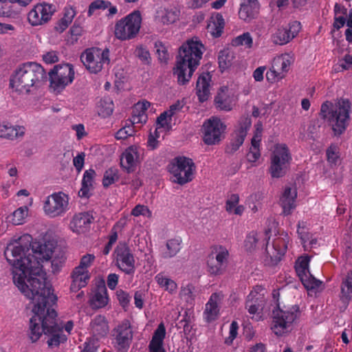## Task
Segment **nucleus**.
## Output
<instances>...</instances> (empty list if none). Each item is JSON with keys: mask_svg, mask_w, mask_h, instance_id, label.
<instances>
[{"mask_svg": "<svg viewBox=\"0 0 352 352\" xmlns=\"http://www.w3.org/2000/svg\"><path fill=\"white\" fill-rule=\"evenodd\" d=\"M1 16L17 19L19 15V12L12 9V6L9 5L8 3H5L3 10L1 11Z\"/></svg>", "mask_w": 352, "mask_h": 352, "instance_id": "obj_58", "label": "nucleus"}, {"mask_svg": "<svg viewBox=\"0 0 352 352\" xmlns=\"http://www.w3.org/2000/svg\"><path fill=\"white\" fill-rule=\"evenodd\" d=\"M120 178L119 170L115 167L108 168L104 174L102 185L107 188L118 182Z\"/></svg>", "mask_w": 352, "mask_h": 352, "instance_id": "obj_44", "label": "nucleus"}, {"mask_svg": "<svg viewBox=\"0 0 352 352\" xmlns=\"http://www.w3.org/2000/svg\"><path fill=\"white\" fill-rule=\"evenodd\" d=\"M310 257L309 256H300L298 258L295 270L298 276L303 285L307 289H318L322 282L316 279L309 272V265Z\"/></svg>", "mask_w": 352, "mask_h": 352, "instance_id": "obj_20", "label": "nucleus"}, {"mask_svg": "<svg viewBox=\"0 0 352 352\" xmlns=\"http://www.w3.org/2000/svg\"><path fill=\"white\" fill-rule=\"evenodd\" d=\"M25 133V128L21 126H13L9 122L0 124V137L8 140H14L21 137Z\"/></svg>", "mask_w": 352, "mask_h": 352, "instance_id": "obj_31", "label": "nucleus"}, {"mask_svg": "<svg viewBox=\"0 0 352 352\" xmlns=\"http://www.w3.org/2000/svg\"><path fill=\"white\" fill-rule=\"evenodd\" d=\"M32 242V236L25 234L12 240L4 251L7 261L12 266L14 283L27 298L26 292L32 291L34 287L38 294L42 293L43 287H48L49 295L55 296L52 285L47 281L42 263L51 260L52 272L56 274L65 263V255L62 252L56 253L54 242L33 244Z\"/></svg>", "mask_w": 352, "mask_h": 352, "instance_id": "obj_1", "label": "nucleus"}, {"mask_svg": "<svg viewBox=\"0 0 352 352\" xmlns=\"http://www.w3.org/2000/svg\"><path fill=\"white\" fill-rule=\"evenodd\" d=\"M239 201V197L237 194H232L226 201V208L229 212H231L234 208L238 205Z\"/></svg>", "mask_w": 352, "mask_h": 352, "instance_id": "obj_64", "label": "nucleus"}, {"mask_svg": "<svg viewBox=\"0 0 352 352\" xmlns=\"http://www.w3.org/2000/svg\"><path fill=\"white\" fill-rule=\"evenodd\" d=\"M184 107L182 101L177 100L169 107V109L162 113L157 118V123L160 127L170 131L172 129V118L179 112Z\"/></svg>", "mask_w": 352, "mask_h": 352, "instance_id": "obj_22", "label": "nucleus"}, {"mask_svg": "<svg viewBox=\"0 0 352 352\" xmlns=\"http://www.w3.org/2000/svg\"><path fill=\"white\" fill-rule=\"evenodd\" d=\"M181 241L173 239L166 242V248L161 252V257L164 259L174 257L181 250Z\"/></svg>", "mask_w": 352, "mask_h": 352, "instance_id": "obj_38", "label": "nucleus"}, {"mask_svg": "<svg viewBox=\"0 0 352 352\" xmlns=\"http://www.w3.org/2000/svg\"><path fill=\"white\" fill-rule=\"evenodd\" d=\"M131 215L134 217L144 216L148 218L152 217V212L144 205L138 204L131 210Z\"/></svg>", "mask_w": 352, "mask_h": 352, "instance_id": "obj_51", "label": "nucleus"}, {"mask_svg": "<svg viewBox=\"0 0 352 352\" xmlns=\"http://www.w3.org/2000/svg\"><path fill=\"white\" fill-rule=\"evenodd\" d=\"M93 221L94 217L89 212H81L74 215L70 223V228L74 232L85 233L89 230Z\"/></svg>", "mask_w": 352, "mask_h": 352, "instance_id": "obj_21", "label": "nucleus"}, {"mask_svg": "<svg viewBox=\"0 0 352 352\" xmlns=\"http://www.w3.org/2000/svg\"><path fill=\"white\" fill-rule=\"evenodd\" d=\"M283 78V75H280L272 66L270 70L266 72V79L269 82H274Z\"/></svg>", "mask_w": 352, "mask_h": 352, "instance_id": "obj_62", "label": "nucleus"}, {"mask_svg": "<svg viewBox=\"0 0 352 352\" xmlns=\"http://www.w3.org/2000/svg\"><path fill=\"white\" fill-rule=\"evenodd\" d=\"M194 166L195 164L191 159L184 156H177L170 162L167 169L172 175V182L183 185L192 179Z\"/></svg>", "mask_w": 352, "mask_h": 352, "instance_id": "obj_9", "label": "nucleus"}, {"mask_svg": "<svg viewBox=\"0 0 352 352\" xmlns=\"http://www.w3.org/2000/svg\"><path fill=\"white\" fill-rule=\"evenodd\" d=\"M264 292L265 289L263 287L256 285L248 294L246 300H250L252 304H258L261 306H264Z\"/></svg>", "mask_w": 352, "mask_h": 352, "instance_id": "obj_42", "label": "nucleus"}, {"mask_svg": "<svg viewBox=\"0 0 352 352\" xmlns=\"http://www.w3.org/2000/svg\"><path fill=\"white\" fill-rule=\"evenodd\" d=\"M155 48L158 56V59L161 63H166L169 59V54L167 47L162 41H157L155 43Z\"/></svg>", "mask_w": 352, "mask_h": 352, "instance_id": "obj_49", "label": "nucleus"}, {"mask_svg": "<svg viewBox=\"0 0 352 352\" xmlns=\"http://www.w3.org/2000/svg\"><path fill=\"white\" fill-rule=\"evenodd\" d=\"M28 213V208L27 206L20 207L14 210L7 219L9 222L14 225H21L25 222Z\"/></svg>", "mask_w": 352, "mask_h": 352, "instance_id": "obj_43", "label": "nucleus"}, {"mask_svg": "<svg viewBox=\"0 0 352 352\" xmlns=\"http://www.w3.org/2000/svg\"><path fill=\"white\" fill-rule=\"evenodd\" d=\"M41 291L42 293L39 294L34 288L30 292H26L28 298L33 304L34 313L30 320L29 338L32 342H35L43 333L48 337V346L56 347L67 340V337L63 334V327H60L56 322L57 314L53 308L57 297L49 295L48 287H43Z\"/></svg>", "mask_w": 352, "mask_h": 352, "instance_id": "obj_2", "label": "nucleus"}, {"mask_svg": "<svg viewBox=\"0 0 352 352\" xmlns=\"http://www.w3.org/2000/svg\"><path fill=\"white\" fill-rule=\"evenodd\" d=\"M111 344L117 352H127L133 338L129 320H124L111 331Z\"/></svg>", "mask_w": 352, "mask_h": 352, "instance_id": "obj_12", "label": "nucleus"}, {"mask_svg": "<svg viewBox=\"0 0 352 352\" xmlns=\"http://www.w3.org/2000/svg\"><path fill=\"white\" fill-rule=\"evenodd\" d=\"M75 72L74 67L69 63L58 64L49 72L50 87L60 92L74 80Z\"/></svg>", "mask_w": 352, "mask_h": 352, "instance_id": "obj_11", "label": "nucleus"}, {"mask_svg": "<svg viewBox=\"0 0 352 352\" xmlns=\"http://www.w3.org/2000/svg\"><path fill=\"white\" fill-rule=\"evenodd\" d=\"M232 45L235 47L243 45L245 47L251 48L253 45V39L250 33L244 32L232 39Z\"/></svg>", "mask_w": 352, "mask_h": 352, "instance_id": "obj_47", "label": "nucleus"}, {"mask_svg": "<svg viewBox=\"0 0 352 352\" xmlns=\"http://www.w3.org/2000/svg\"><path fill=\"white\" fill-rule=\"evenodd\" d=\"M110 51L108 48L104 50L99 47H91L85 50L80 56V60L89 72L97 74L105 65L110 63Z\"/></svg>", "mask_w": 352, "mask_h": 352, "instance_id": "obj_10", "label": "nucleus"}, {"mask_svg": "<svg viewBox=\"0 0 352 352\" xmlns=\"http://www.w3.org/2000/svg\"><path fill=\"white\" fill-rule=\"evenodd\" d=\"M111 6V2L104 0H95L91 2L89 6L88 16H91L96 10H104Z\"/></svg>", "mask_w": 352, "mask_h": 352, "instance_id": "obj_50", "label": "nucleus"}, {"mask_svg": "<svg viewBox=\"0 0 352 352\" xmlns=\"http://www.w3.org/2000/svg\"><path fill=\"white\" fill-rule=\"evenodd\" d=\"M289 35L287 27H280L272 34V41L276 45H283L292 40Z\"/></svg>", "mask_w": 352, "mask_h": 352, "instance_id": "obj_41", "label": "nucleus"}, {"mask_svg": "<svg viewBox=\"0 0 352 352\" xmlns=\"http://www.w3.org/2000/svg\"><path fill=\"white\" fill-rule=\"evenodd\" d=\"M124 222H122L121 220L118 221L111 228V234L109 237V242L114 244L118 239V230L122 229L124 227Z\"/></svg>", "mask_w": 352, "mask_h": 352, "instance_id": "obj_60", "label": "nucleus"}, {"mask_svg": "<svg viewBox=\"0 0 352 352\" xmlns=\"http://www.w3.org/2000/svg\"><path fill=\"white\" fill-rule=\"evenodd\" d=\"M245 307L248 313L252 316L260 314L263 309V306H261L258 304H252L250 300L245 301Z\"/></svg>", "mask_w": 352, "mask_h": 352, "instance_id": "obj_59", "label": "nucleus"}, {"mask_svg": "<svg viewBox=\"0 0 352 352\" xmlns=\"http://www.w3.org/2000/svg\"><path fill=\"white\" fill-rule=\"evenodd\" d=\"M114 104L111 98L109 96L102 98L98 105V115L102 118L110 116L113 111Z\"/></svg>", "mask_w": 352, "mask_h": 352, "instance_id": "obj_39", "label": "nucleus"}, {"mask_svg": "<svg viewBox=\"0 0 352 352\" xmlns=\"http://www.w3.org/2000/svg\"><path fill=\"white\" fill-rule=\"evenodd\" d=\"M214 102L217 108L221 110L229 111L232 109L230 100L223 92L218 93V94L215 96Z\"/></svg>", "mask_w": 352, "mask_h": 352, "instance_id": "obj_46", "label": "nucleus"}, {"mask_svg": "<svg viewBox=\"0 0 352 352\" xmlns=\"http://www.w3.org/2000/svg\"><path fill=\"white\" fill-rule=\"evenodd\" d=\"M116 296L120 304L123 307H125L129 305L130 302V296L126 292L120 289L117 291Z\"/></svg>", "mask_w": 352, "mask_h": 352, "instance_id": "obj_63", "label": "nucleus"}, {"mask_svg": "<svg viewBox=\"0 0 352 352\" xmlns=\"http://www.w3.org/2000/svg\"><path fill=\"white\" fill-rule=\"evenodd\" d=\"M287 28V31L289 36H291L292 39H293L294 37H296L298 34L299 33L300 29H301V24L299 21H294L289 23Z\"/></svg>", "mask_w": 352, "mask_h": 352, "instance_id": "obj_61", "label": "nucleus"}, {"mask_svg": "<svg viewBox=\"0 0 352 352\" xmlns=\"http://www.w3.org/2000/svg\"><path fill=\"white\" fill-rule=\"evenodd\" d=\"M351 102L342 98L336 108L331 102H323L320 107V116L332 126L335 135L342 134L346 129L351 112Z\"/></svg>", "mask_w": 352, "mask_h": 352, "instance_id": "obj_6", "label": "nucleus"}, {"mask_svg": "<svg viewBox=\"0 0 352 352\" xmlns=\"http://www.w3.org/2000/svg\"><path fill=\"white\" fill-rule=\"evenodd\" d=\"M135 133L134 126L130 122L129 124L126 122V124L116 132L115 138L117 140H126L127 138L133 136Z\"/></svg>", "mask_w": 352, "mask_h": 352, "instance_id": "obj_48", "label": "nucleus"}, {"mask_svg": "<svg viewBox=\"0 0 352 352\" xmlns=\"http://www.w3.org/2000/svg\"><path fill=\"white\" fill-rule=\"evenodd\" d=\"M45 76L43 67L34 62H28L20 65L10 78V86L16 91L28 93Z\"/></svg>", "mask_w": 352, "mask_h": 352, "instance_id": "obj_5", "label": "nucleus"}, {"mask_svg": "<svg viewBox=\"0 0 352 352\" xmlns=\"http://www.w3.org/2000/svg\"><path fill=\"white\" fill-rule=\"evenodd\" d=\"M339 296L342 302L346 305L352 300V270L342 279Z\"/></svg>", "mask_w": 352, "mask_h": 352, "instance_id": "obj_32", "label": "nucleus"}, {"mask_svg": "<svg viewBox=\"0 0 352 352\" xmlns=\"http://www.w3.org/2000/svg\"><path fill=\"white\" fill-rule=\"evenodd\" d=\"M179 12L177 10H166L164 15L162 16L164 23H173L179 17Z\"/></svg>", "mask_w": 352, "mask_h": 352, "instance_id": "obj_55", "label": "nucleus"}, {"mask_svg": "<svg viewBox=\"0 0 352 352\" xmlns=\"http://www.w3.org/2000/svg\"><path fill=\"white\" fill-rule=\"evenodd\" d=\"M297 193L296 190H292L290 187L285 188L280 202L283 208V212L285 215H289L296 208V198Z\"/></svg>", "mask_w": 352, "mask_h": 352, "instance_id": "obj_28", "label": "nucleus"}, {"mask_svg": "<svg viewBox=\"0 0 352 352\" xmlns=\"http://www.w3.org/2000/svg\"><path fill=\"white\" fill-rule=\"evenodd\" d=\"M99 347L98 338L91 337L84 343V349L81 352H97Z\"/></svg>", "mask_w": 352, "mask_h": 352, "instance_id": "obj_52", "label": "nucleus"}, {"mask_svg": "<svg viewBox=\"0 0 352 352\" xmlns=\"http://www.w3.org/2000/svg\"><path fill=\"white\" fill-rule=\"evenodd\" d=\"M251 125L252 120L248 115L240 118L236 129L231 135L230 144L226 148V153L232 154L239 150L244 142Z\"/></svg>", "mask_w": 352, "mask_h": 352, "instance_id": "obj_18", "label": "nucleus"}, {"mask_svg": "<svg viewBox=\"0 0 352 352\" xmlns=\"http://www.w3.org/2000/svg\"><path fill=\"white\" fill-rule=\"evenodd\" d=\"M107 292L104 287L96 292L90 300V305L94 309L102 308L107 305Z\"/></svg>", "mask_w": 352, "mask_h": 352, "instance_id": "obj_37", "label": "nucleus"}, {"mask_svg": "<svg viewBox=\"0 0 352 352\" xmlns=\"http://www.w3.org/2000/svg\"><path fill=\"white\" fill-rule=\"evenodd\" d=\"M292 156L286 144H278L271 156L270 172L272 177L280 178L285 175L287 166Z\"/></svg>", "mask_w": 352, "mask_h": 352, "instance_id": "obj_15", "label": "nucleus"}, {"mask_svg": "<svg viewBox=\"0 0 352 352\" xmlns=\"http://www.w3.org/2000/svg\"><path fill=\"white\" fill-rule=\"evenodd\" d=\"M95 259L94 254H87L81 258L79 265L76 267L81 270L88 271V267H90Z\"/></svg>", "mask_w": 352, "mask_h": 352, "instance_id": "obj_54", "label": "nucleus"}, {"mask_svg": "<svg viewBox=\"0 0 352 352\" xmlns=\"http://www.w3.org/2000/svg\"><path fill=\"white\" fill-rule=\"evenodd\" d=\"M268 234V231H265L263 234H258L254 231L250 232L246 236L244 246L247 251L252 252L257 247L261 237L264 238L262 245H265L267 257L270 258L272 265H276L281 261L286 253L289 242V236L287 233L282 232L273 240L272 246H269L270 237Z\"/></svg>", "mask_w": 352, "mask_h": 352, "instance_id": "obj_3", "label": "nucleus"}, {"mask_svg": "<svg viewBox=\"0 0 352 352\" xmlns=\"http://www.w3.org/2000/svg\"><path fill=\"white\" fill-rule=\"evenodd\" d=\"M147 115L144 113H141L140 111L134 112V109H133V113L131 118L129 120V122L134 126L136 124H144L147 121Z\"/></svg>", "mask_w": 352, "mask_h": 352, "instance_id": "obj_56", "label": "nucleus"}, {"mask_svg": "<svg viewBox=\"0 0 352 352\" xmlns=\"http://www.w3.org/2000/svg\"><path fill=\"white\" fill-rule=\"evenodd\" d=\"M56 12L53 4L43 2L37 3L28 12V20L32 26H38L47 23Z\"/></svg>", "mask_w": 352, "mask_h": 352, "instance_id": "obj_19", "label": "nucleus"}, {"mask_svg": "<svg viewBox=\"0 0 352 352\" xmlns=\"http://www.w3.org/2000/svg\"><path fill=\"white\" fill-rule=\"evenodd\" d=\"M293 56L288 53H285L275 57L273 60L272 67L283 77L288 72L290 66L294 63Z\"/></svg>", "mask_w": 352, "mask_h": 352, "instance_id": "obj_30", "label": "nucleus"}, {"mask_svg": "<svg viewBox=\"0 0 352 352\" xmlns=\"http://www.w3.org/2000/svg\"><path fill=\"white\" fill-rule=\"evenodd\" d=\"M75 15L76 11L72 7L65 8L63 17L56 23L55 26L56 30L59 32L65 31L72 23Z\"/></svg>", "mask_w": 352, "mask_h": 352, "instance_id": "obj_36", "label": "nucleus"}, {"mask_svg": "<svg viewBox=\"0 0 352 352\" xmlns=\"http://www.w3.org/2000/svg\"><path fill=\"white\" fill-rule=\"evenodd\" d=\"M259 10V5L257 0H243L241 3L239 11V16L245 21H250L254 19Z\"/></svg>", "mask_w": 352, "mask_h": 352, "instance_id": "obj_23", "label": "nucleus"}, {"mask_svg": "<svg viewBox=\"0 0 352 352\" xmlns=\"http://www.w3.org/2000/svg\"><path fill=\"white\" fill-rule=\"evenodd\" d=\"M248 160L250 162H255L261 157L260 145H252L248 153Z\"/></svg>", "mask_w": 352, "mask_h": 352, "instance_id": "obj_57", "label": "nucleus"}, {"mask_svg": "<svg viewBox=\"0 0 352 352\" xmlns=\"http://www.w3.org/2000/svg\"><path fill=\"white\" fill-rule=\"evenodd\" d=\"M229 255L226 247L219 244L212 245L207 257L208 272L212 275L222 274L227 267Z\"/></svg>", "mask_w": 352, "mask_h": 352, "instance_id": "obj_13", "label": "nucleus"}, {"mask_svg": "<svg viewBox=\"0 0 352 352\" xmlns=\"http://www.w3.org/2000/svg\"><path fill=\"white\" fill-rule=\"evenodd\" d=\"M226 129V125L217 117H211L203 124V140L208 145L218 144Z\"/></svg>", "mask_w": 352, "mask_h": 352, "instance_id": "obj_16", "label": "nucleus"}, {"mask_svg": "<svg viewBox=\"0 0 352 352\" xmlns=\"http://www.w3.org/2000/svg\"><path fill=\"white\" fill-rule=\"evenodd\" d=\"M96 175V171L92 168L85 171L81 183L82 187L78 192L79 197L85 198L89 197V191L93 188Z\"/></svg>", "mask_w": 352, "mask_h": 352, "instance_id": "obj_33", "label": "nucleus"}, {"mask_svg": "<svg viewBox=\"0 0 352 352\" xmlns=\"http://www.w3.org/2000/svg\"><path fill=\"white\" fill-rule=\"evenodd\" d=\"M135 55L144 64H149L151 60L150 53L146 48L139 46L135 49Z\"/></svg>", "mask_w": 352, "mask_h": 352, "instance_id": "obj_53", "label": "nucleus"}, {"mask_svg": "<svg viewBox=\"0 0 352 352\" xmlns=\"http://www.w3.org/2000/svg\"><path fill=\"white\" fill-rule=\"evenodd\" d=\"M138 157V148L135 146H129L122 155L120 165L127 173H132L135 170Z\"/></svg>", "mask_w": 352, "mask_h": 352, "instance_id": "obj_24", "label": "nucleus"}, {"mask_svg": "<svg viewBox=\"0 0 352 352\" xmlns=\"http://www.w3.org/2000/svg\"><path fill=\"white\" fill-rule=\"evenodd\" d=\"M166 336V329L163 323H160L154 331L149 346H163V341Z\"/></svg>", "mask_w": 352, "mask_h": 352, "instance_id": "obj_45", "label": "nucleus"}, {"mask_svg": "<svg viewBox=\"0 0 352 352\" xmlns=\"http://www.w3.org/2000/svg\"><path fill=\"white\" fill-rule=\"evenodd\" d=\"M141 23V13L139 10H135L116 22L115 36L120 41L132 39L138 34Z\"/></svg>", "mask_w": 352, "mask_h": 352, "instance_id": "obj_8", "label": "nucleus"}, {"mask_svg": "<svg viewBox=\"0 0 352 352\" xmlns=\"http://www.w3.org/2000/svg\"><path fill=\"white\" fill-rule=\"evenodd\" d=\"M70 277L72 278V283L70 285V290L72 292H77L81 288L85 287L90 278L89 271L79 270L75 267Z\"/></svg>", "mask_w": 352, "mask_h": 352, "instance_id": "obj_25", "label": "nucleus"}, {"mask_svg": "<svg viewBox=\"0 0 352 352\" xmlns=\"http://www.w3.org/2000/svg\"><path fill=\"white\" fill-rule=\"evenodd\" d=\"M234 58V52L231 48L226 47L221 50L218 55V63L220 70L223 72L230 67Z\"/></svg>", "mask_w": 352, "mask_h": 352, "instance_id": "obj_35", "label": "nucleus"}, {"mask_svg": "<svg viewBox=\"0 0 352 352\" xmlns=\"http://www.w3.org/2000/svg\"><path fill=\"white\" fill-rule=\"evenodd\" d=\"M116 267L125 274L133 276L135 272V260L132 250L125 242H119L113 251Z\"/></svg>", "mask_w": 352, "mask_h": 352, "instance_id": "obj_14", "label": "nucleus"}, {"mask_svg": "<svg viewBox=\"0 0 352 352\" xmlns=\"http://www.w3.org/2000/svg\"><path fill=\"white\" fill-rule=\"evenodd\" d=\"M198 65V38L184 43L179 50L173 74L179 85H185L192 77Z\"/></svg>", "mask_w": 352, "mask_h": 352, "instance_id": "obj_4", "label": "nucleus"}, {"mask_svg": "<svg viewBox=\"0 0 352 352\" xmlns=\"http://www.w3.org/2000/svg\"><path fill=\"white\" fill-rule=\"evenodd\" d=\"M218 295L214 293L211 295L208 302L206 305V309L204 312V318L207 322L215 320L219 314V307L217 305Z\"/></svg>", "mask_w": 352, "mask_h": 352, "instance_id": "obj_34", "label": "nucleus"}, {"mask_svg": "<svg viewBox=\"0 0 352 352\" xmlns=\"http://www.w3.org/2000/svg\"><path fill=\"white\" fill-rule=\"evenodd\" d=\"M300 316L298 305L281 309L279 304H277L276 307L272 311L273 331L277 336H282L288 331Z\"/></svg>", "mask_w": 352, "mask_h": 352, "instance_id": "obj_7", "label": "nucleus"}, {"mask_svg": "<svg viewBox=\"0 0 352 352\" xmlns=\"http://www.w3.org/2000/svg\"><path fill=\"white\" fill-rule=\"evenodd\" d=\"M155 280L161 287L170 294H174L177 292V283L173 280L165 276L162 273L157 274L155 276Z\"/></svg>", "mask_w": 352, "mask_h": 352, "instance_id": "obj_40", "label": "nucleus"}, {"mask_svg": "<svg viewBox=\"0 0 352 352\" xmlns=\"http://www.w3.org/2000/svg\"><path fill=\"white\" fill-rule=\"evenodd\" d=\"M225 26V21L221 14H213L207 25V30L214 38H218L221 36Z\"/></svg>", "mask_w": 352, "mask_h": 352, "instance_id": "obj_29", "label": "nucleus"}, {"mask_svg": "<svg viewBox=\"0 0 352 352\" xmlns=\"http://www.w3.org/2000/svg\"><path fill=\"white\" fill-rule=\"evenodd\" d=\"M208 69H211V70L206 72H202L201 74H199V84L201 85V89L199 88V102L208 100L210 96L211 73L214 72L211 64H210Z\"/></svg>", "mask_w": 352, "mask_h": 352, "instance_id": "obj_26", "label": "nucleus"}, {"mask_svg": "<svg viewBox=\"0 0 352 352\" xmlns=\"http://www.w3.org/2000/svg\"><path fill=\"white\" fill-rule=\"evenodd\" d=\"M91 331L94 338L104 337L109 332V324L104 316H96L90 322Z\"/></svg>", "mask_w": 352, "mask_h": 352, "instance_id": "obj_27", "label": "nucleus"}, {"mask_svg": "<svg viewBox=\"0 0 352 352\" xmlns=\"http://www.w3.org/2000/svg\"><path fill=\"white\" fill-rule=\"evenodd\" d=\"M68 196L62 192L48 196L44 202L43 210L50 217L61 216L68 210Z\"/></svg>", "mask_w": 352, "mask_h": 352, "instance_id": "obj_17", "label": "nucleus"}]
</instances>
